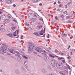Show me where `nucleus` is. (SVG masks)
<instances>
[{"label": "nucleus", "mask_w": 75, "mask_h": 75, "mask_svg": "<svg viewBox=\"0 0 75 75\" xmlns=\"http://www.w3.org/2000/svg\"><path fill=\"white\" fill-rule=\"evenodd\" d=\"M28 50L29 51H33L32 49H35V47L34 46V45L33 44H30L28 46Z\"/></svg>", "instance_id": "nucleus-1"}, {"label": "nucleus", "mask_w": 75, "mask_h": 75, "mask_svg": "<svg viewBox=\"0 0 75 75\" xmlns=\"http://www.w3.org/2000/svg\"><path fill=\"white\" fill-rule=\"evenodd\" d=\"M1 50L2 52L6 53V51H8V50H9V48L7 47L6 45H5L3 47L1 48Z\"/></svg>", "instance_id": "nucleus-2"}, {"label": "nucleus", "mask_w": 75, "mask_h": 75, "mask_svg": "<svg viewBox=\"0 0 75 75\" xmlns=\"http://www.w3.org/2000/svg\"><path fill=\"white\" fill-rule=\"evenodd\" d=\"M9 52H11L13 54H19L20 53L18 52L17 51H14V50L12 49H11L9 50Z\"/></svg>", "instance_id": "nucleus-3"}, {"label": "nucleus", "mask_w": 75, "mask_h": 75, "mask_svg": "<svg viewBox=\"0 0 75 75\" xmlns=\"http://www.w3.org/2000/svg\"><path fill=\"white\" fill-rule=\"evenodd\" d=\"M36 50L37 51L39 52V53H41L42 52H43L44 53H46V51L44 50H42L41 48L38 47H37L36 48Z\"/></svg>", "instance_id": "nucleus-4"}, {"label": "nucleus", "mask_w": 75, "mask_h": 75, "mask_svg": "<svg viewBox=\"0 0 75 75\" xmlns=\"http://www.w3.org/2000/svg\"><path fill=\"white\" fill-rule=\"evenodd\" d=\"M62 64V63L60 62V64H58V63H56V67L58 68H59V69H61V68H62V67H61V64Z\"/></svg>", "instance_id": "nucleus-5"}, {"label": "nucleus", "mask_w": 75, "mask_h": 75, "mask_svg": "<svg viewBox=\"0 0 75 75\" xmlns=\"http://www.w3.org/2000/svg\"><path fill=\"white\" fill-rule=\"evenodd\" d=\"M51 63L53 66H55V61L54 60H52L51 61Z\"/></svg>", "instance_id": "nucleus-6"}, {"label": "nucleus", "mask_w": 75, "mask_h": 75, "mask_svg": "<svg viewBox=\"0 0 75 75\" xmlns=\"http://www.w3.org/2000/svg\"><path fill=\"white\" fill-rule=\"evenodd\" d=\"M34 17V14L33 13H30L28 15V17L29 18H33Z\"/></svg>", "instance_id": "nucleus-7"}, {"label": "nucleus", "mask_w": 75, "mask_h": 75, "mask_svg": "<svg viewBox=\"0 0 75 75\" xmlns=\"http://www.w3.org/2000/svg\"><path fill=\"white\" fill-rule=\"evenodd\" d=\"M7 16L6 15H3L2 16V18L3 19V20H5V19L7 18Z\"/></svg>", "instance_id": "nucleus-8"}, {"label": "nucleus", "mask_w": 75, "mask_h": 75, "mask_svg": "<svg viewBox=\"0 0 75 75\" xmlns=\"http://www.w3.org/2000/svg\"><path fill=\"white\" fill-rule=\"evenodd\" d=\"M10 21V20L9 19H6L4 21V22L5 23H8Z\"/></svg>", "instance_id": "nucleus-9"}, {"label": "nucleus", "mask_w": 75, "mask_h": 75, "mask_svg": "<svg viewBox=\"0 0 75 75\" xmlns=\"http://www.w3.org/2000/svg\"><path fill=\"white\" fill-rule=\"evenodd\" d=\"M37 20V19L35 18H33L31 20V21L32 22H34Z\"/></svg>", "instance_id": "nucleus-10"}, {"label": "nucleus", "mask_w": 75, "mask_h": 75, "mask_svg": "<svg viewBox=\"0 0 75 75\" xmlns=\"http://www.w3.org/2000/svg\"><path fill=\"white\" fill-rule=\"evenodd\" d=\"M15 72L18 74V75H20V72L19 70H17Z\"/></svg>", "instance_id": "nucleus-11"}, {"label": "nucleus", "mask_w": 75, "mask_h": 75, "mask_svg": "<svg viewBox=\"0 0 75 75\" xmlns=\"http://www.w3.org/2000/svg\"><path fill=\"white\" fill-rule=\"evenodd\" d=\"M34 16L36 18H38L39 17V16L37 13H35L34 14Z\"/></svg>", "instance_id": "nucleus-12"}, {"label": "nucleus", "mask_w": 75, "mask_h": 75, "mask_svg": "<svg viewBox=\"0 0 75 75\" xmlns=\"http://www.w3.org/2000/svg\"><path fill=\"white\" fill-rule=\"evenodd\" d=\"M68 74V71L67 70H65L63 72V75H64L65 74Z\"/></svg>", "instance_id": "nucleus-13"}, {"label": "nucleus", "mask_w": 75, "mask_h": 75, "mask_svg": "<svg viewBox=\"0 0 75 75\" xmlns=\"http://www.w3.org/2000/svg\"><path fill=\"white\" fill-rule=\"evenodd\" d=\"M61 35L62 36V37H67V34H63L62 33V34H61Z\"/></svg>", "instance_id": "nucleus-14"}, {"label": "nucleus", "mask_w": 75, "mask_h": 75, "mask_svg": "<svg viewBox=\"0 0 75 75\" xmlns=\"http://www.w3.org/2000/svg\"><path fill=\"white\" fill-rule=\"evenodd\" d=\"M6 1L7 3H12L10 0H6Z\"/></svg>", "instance_id": "nucleus-15"}, {"label": "nucleus", "mask_w": 75, "mask_h": 75, "mask_svg": "<svg viewBox=\"0 0 75 75\" xmlns=\"http://www.w3.org/2000/svg\"><path fill=\"white\" fill-rule=\"evenodd\" d=\"M49 56H50V57H51V58H55V56H52V55H51L50 54H49Z\"/></svg>", "instance_id": "nucleus-16"}, {"label": "nucleus", "mask_w": 75, "mask_h": 75, "mask_svg": "<svg viewBox=\"0 0 75 75\" xmlns=\"http://www.w3.org/2000/svg\"><path fill=\"white\" fill-rule=\"evenodd\" d=\"M22 57L25 59H28V57H26V56H25L24 55H23Z\"/></svg>", "instance_id": "nucleus-17"}, {"label": "nucleus", "mask_w": 75, "mask_h": 75, "mask_svg": "<svg viewBox=\"0 0 75 75\" xmlns=\"http://www.w3.org/2000/svg\"><path fill=\"white\" fill-rule=\"evenodd\" d=\"M33 34L36 35H37V36H40V34H38V33H34Z\"/></svg>", "instance_id": "nucleus-18"}, {"label": "nucleus", "mask_w": 75, "mask_h": 75, "mask_svg": "<svg viewBox=\"0 0 75 75\" xmlns=\"http://www.w3.org/2000/svg\"><path fill=\"white\" fill-rule=\"evenodd\" d=\"M33 2H35V3H37V2H38L40 0H32Z\"/></svg>", "instance_id": "nucleus-19"}, {"label": "nucleus", "mask_w": 75, "mask_h": 75, "mask_svg": "<svg viewBox=\"0 0 75 75\" xmlns=\"http://www.w3.org/2000/svg\"><path fill=\"white\" fill-rule=\"evenodd\" d=\"M0 30L1 31H2V32L5 31V29H4V28H1Z\"/></svg>", "instance_id": "nucleus-20"}, {"label": "nucleus", "mask_w": 75, "mask_h": 75, "mask_svg": "<svg viewBox=\"0 0 75 75\" xmlns=\"http://www.w3.org/2000/svg\"><path fill=\"white\" fill-rule=\"evenodd\" d=\"M28 64V62H27V61H25L24 62V64L25 65V66H26L27 65V64Z\"/></svg>", "instance_id": "nucleus-21"}, {"label": "nucleus", "mask_w": 75, "mask_h": 75, "mask_svg": "<svg viewBox=\"0 0 75 75\" xmlns=\"http://www.w3.org/2000/svg\"><path fill=\"white\" fill-rule=\"evenodd\" d=\"M8 36L9 37H13V35H12V34H8Z\"/></svg>", "instance_id": "nucleus-22"}, {"label": "nucleus", "mask_w": 75, "mask_h": 75, "mask_svg": "<svg viewBox=\"0 0 75 75\" xmlns=\"http://www.w3.org/2000/svg\"><path fill=\"white\" fill-rule=\"evenodd\" d=\"M11 29L12 30H16V27L14 26L13 28V27H11Z\"/></svg>", "instance_id": "nucleus-23"}, {"label": "nucleus", "mask_w": 75, "mask_h": 75, "mask_svg": "<svg viewBox=\"0 0 75 75\" xmlns=\"http://www.w3.org/2000/svg\"><path fill=\"white\" fill-rule=\"evenodd\" d=\"M58 59L59 60H61V59H64V58L63 57H61L60 58H59Z\"/></svg>", "instance_id": "nucleus-24"}, {"label": "nucleus", "mask_w": 75, "mask_h": 75, "mask_svg": "<svg viewBox=\"0 0 75 75\" xmlns=\"http://www.w3.org/2000/svg\"><path fill=\"white\" fill-rule=\"evenodd\" d=\"M28 30H32V28H31L30 27H28Z\"/></svg>", "instance_id": "nucleus-25"}, {"label": "nucleus", "mask_w": 75, "mask_h": 75, "mask_svg": "<svg viewBox=\"0 0 75 75\" xmlns=\"http://www.w3.org/2000/svg\"><path fill=\"white\" fill-rule=\"evenodd\" d=\"M70 17H71V16H67L66 17V18L67 19H68V18H70Z\"/></svg>", "instance_id": "nucleus-26"}, {"label": "nucleus", "mask_w": 75, "mask_h": 75, "mask_svg": "<svg viewBox=\"0 0 75 75\" xmlns=\"http://www.w3.org/2000/svg\"><path fill=\"white\" fill-rule=\"evenodd\" d=\"M71 2H68L67 3V5H68V6H70V5H71Z\"/></svg>", "instance_id": "nucleus-27"}, {"label": "nucleus", "mask_w": 75, "mask_h": 75, "mask_svg": "<svg viewBox=\"0 0 75 75\" xmlns=\"http://www.w3.org/2000/svg\"><path fill=\"white\" fill-rule=\"evenodd\" d=\"M18 59L20 61H21V60H22V59L21 58H18Z\"/></svg>", "instance_id": "nucleus-28"}, {"label": "nucleus", "mask_w": 75, "mask_h": 75, "mask_svg": "<svg viewBox=\"0 0 75 75\" xmlns=\"http://www.w3.org/2000/svg\"><path fill=\"white\" fill-rule=\"evenodd\" d=\"M67 23H73V22L71 21H67Z\"/></svg>", "instance_id": "nucleus-29"}, {"label": "nucleus", "mask_w": 75, "mask_h": 75, "mask_svg": "<svg viewBox=\"0 0 75 75\" xmlns=\"http://www.w3.org/2000/svg\"><path fill=\"white\" fill-rule=\"evenodd\" d=\"M60 17H61V18H64V16L63 15H61Z\"/></svg>", "instance_id": "nucleus-30"}, {"label": "nucleus", "mask_w": 75, "mask_h": 75, "mask_svg": "<svg viewBox=\"0 0 75 75\" xmlns=\"http://www.w3.org/2000/svg\"><path fill=\"white\" fill-rule=\"evenodd\" d=\"M8 18H11V16L10 15H8Z\"/></svg>", "instance_id": "nucleus-31"}, {"label": "nucleus", "mask_w": 75, "mask_h": 75, "mask_svg": "<svg viewBox=\"0 0 75 75\" xmlns=\"http://www.w3.org/2000/svg\"><path fill=\"white\" fill-rule=\"evenodd\" d=\"M59 73L62 74V75H63V72L62 71H59Z\"/></svg>", "instance_id": "nucleus-32"}, {"label": "nucleus", "mask_w": 75, "mask_h": 75, "mask_svg": "<svg viewBox=\"0 0 75 75\" xmlns=\"http://www.w3.org/2000/svg\"><path fill=\"white\" fill-rule=\"evenodd\" d=\"M62 62L64 63V64H66V62H65V60H62Z\"/></svg>", "instance_id": "nucleus-33"}, {"label": "nucleus", "mask_w": 75, "mask_h": 75, "mask_svg": "<svg viewBox=\"0 0 75 75\" xmlns=\"http://www.w3.org/2000/svg\"><path fill=\"white\" fill-rule=\"evenodd\" d=\"M15 56H16V57H19V55L18 54H15Z\"/></svg>", "instance_id": "nucleus-34"}, {"label": "nucleus", "mask_w": 75, "mask_h": 75, "mask_svg": "<svg viewBox=\"0 0 75 75\" xmlns=\"http://www.w3.org/2000/svg\"><path fill=\"white\" fill-rule=\"evenodd\" d=\"M13 21H15V23H17V20H16V19H13Z\"/></svg>", "instance_id": "nucleus-35"}, {"label": "nucleus", "mask_w": 75, "mask_h": 75, "mask_svg": "<svg viewBox=\"0 0 75 75\" xmlns=\"http://www.w3.org/2000/svg\"><path fill=\"white\" fill-rule=\"evenodd\" d=\"M66 65H67V66H68V68H70V66H69L68 65V64H67V63H66Z\"/></svg>", "instance_id": "nucleus-36"}, {"label": "nucleus", "mask_w": 75, "mask_h": 75, "mask_svg": "<svg viewBox=\"0 0 75 75\" xmlns=\"http://www.w3.org/2000/svg\"><path fill=\"white\" fill-rule=\"evenodd\" d=\"M42 55H46V54H45L44 53H42Z\"/></svg>", "instance_id": "nucleus-37"}, {"label": "nucleus", "mask_w": 75, "mask_h": 75, "mask_svg": "<svg viewBox=\"0 0 75 75\" xmlns=\"http://www.w3.org/2000/svg\"><path fill=\"white\" fill-rule=\"evenodd\" d=\"M55 18L56 20H58V17H57V16H56L55 17Z\"/></svg>", "instance_id": "nucleus-38"}, {"label": "nucleus", "mask_w": 75, "mask_h": 75, "mask_svg": "<svg viewBox=\"0 0 75 75\" xmlns=\"http://www.w3.org/2000/svg\"><path fill=\"white\" fill-rule=\"evenodd\" d=\"M67 58H68V59H71V58L70 57V56H68Z\"/></svg>", "instance_id": "nucleus-39"}, {"label": "nucleus", "mask_w": 75, "mask_h": 75, "mask_svg": "<svg viewBox=\"0 0 75 75\" xmlns=\"http://www.w3.org/2000/svg\"><path fill=\"white\" fill-rule=\"evenodd\" d=\"M42 28V25H40L39 27V28Z\"/></svg>", "instance_id": "nucleus-40"}, {"label": "nucleus", "mask_w": 75, "mask_h": 75, "mask_svg": "<svg viewBox=\"0 0 75 75\" xmlns=\"http://www.w3.org/2000/svg\"><path fill=\"white\" fill-rule=\"evenodd\" d=\"M13 36H14L15 37H16V36H17V35H16L15 34H14V33H13Z\"/></svg>", "instance_id": "nucleus-41"}, {"label": "nucleus", "mask_w": 75, "mask_h": 75, "mask_svg": "<svg viewBox=\"0 0 75 75\" xmlns=\"http://www.w3.org/2000/svg\"><path fill=\"white\" fill-rule=\"evenodd\" d=\"M55 52H56V53H58V50H57L55 49Z\"/></svg>", "instance_id": "nucleus-42"}, {"label": "nucleus", "mask_w": 75, "mask_h": 75, "mask_svg": "<svg viewBox=\"0 0 75 75\" xmlns=\"http://www.w3.org/2000/svg\"><path fill=\"white\" fill-rule=\"evenodd\" d=\"M40 20H41L43 22V19L42 18H40Z\"/></svg>", "instance_id": "nucleus-43"}, {"label": "nucleus", "mask_w": 75, "mask_h": 75, "mask_svg": "<svg viewBox=\"0 0 75 75\" xmlns=\"http://www.w3.org/2000/svg\"><path fill=\"white\" fill-rule=\"evenodd\" d=\"M40 33H42L43 32V29H42V30L40 31Z\"/></svg>", "instance_id": "nucleus-44"}, {"label": "nucleus", "mask_w": 75, "mask_h": 75, "mask_svg": "<svg viewBox=\"0 0 75 75\" xmlns=\"http://www.w3.org/2000/svg\"><path fill=\"white\" fill-rule=\"evenodd\" d=\"M16 5L15 4H14L13 5V7H16Z\"/></svg>", "instance_id": "nucleus-45"}, {"label": "nucleus", "mask_w": 75, "mask_h": 75, "mask_svg": "<svg viewBox=\"0 0 75 75\" xmlns=\"http://www.w3.org/2000/svg\"><path fill=\"white\" fill-rule=\"evenodd\" d=\"M51 23L52 24H53V25H54V21H52L51 22Z\"/></svg>", "instance_id": "nucleus-46"}, {"label": "nucleus", "mask_w": 75, "mask_h": 75, "mask_svg": "<svg viewBox=\"0 0 75 75\" xmlns=\"http://www.w3.org/2000/svg\"><path fill=\"white\" fill-rule=\"evenodd\" d=\"M42 4L41 3H40L39 4V6H42Z\"/></svg>", "instance_id": "nucleus-47"}, {"label": "nucleus", "mask_w": 75, "mask_h": 75, "mask_svg": "<svg viewBox=\"0 0 75 75\" xmlns=\"http://www.w3.org/2000/svg\"><path fill=\"white\" fill-rule=\"evenodd\" d=\"M40 34L41 35H43V33H40Z\"/></svg>", "instance_id": "nucleus-48"}, {"label": "nucleus", "mask_w": 75, "mask_h": 75, "mask_svg": "<svg viewBox=\"0 0 75 75\" xmlns=\"http://www.w3.org/2000/svg\"><path fill=\"white\" fill-rule=\"evenodd\" d=\"M56 29L57 30H58V29H59V27H58V26H57Z\"/></svg>", "instance_id": "nucleus-49"}, {"label": "nucleus", "mask_w": 75, "mask_h": 75, "mask_svg": "<svg viewBox=\"0 0 75 75\" xmlns=\"http://www.w3.org/2000/svg\"><path fill=\"white\" fill-rule=\"evenodd\" d=\"M43 71H43V72H46V71H45V69H43Z\"/></svg>", "instance_id": "nucleus-50"}, {"label": "nucleus", "mask_w": 75, "mask_h": 75, "mask_svg": "<svg viewBox=\"0 0 75 75\" xmlns=\"http://www.w3.org/2000/svg\"><path fill=\"white\" fill-rule=\"evenodd\" d=\"M57 11H60V10H61V9L59 8H58L57 9Z\"/></svg>", "instance_id": "nucleus-51"}, {"label": "nucleus", "mask_w": 75, "mask_h": 75, "mask_svg": "<svg viewBox=\"0 0 75 75\" xmlns=\"http://www.w3.org/2000/svg\"><path fill=\"white\" fill-rule=\"evenodd\" d=\"M45 28H44V30H43V33H45Z\"/></svg>", "instance_id": "nucleus-52"}, {"label": "nucleus", "mask_w": 75, "mask_h": 75, "mask_svg": "<svg viewBox=\"0 0 75 75\" xmlns=\"http://www.w3.org/2000/svg\"><path fill=\"white\" fill-rule=\"evenodd\" d=\"M12 3L14 2V0H10Z\"/></svg>", "instance_id": "nucleus-53"}, {"label": "nucleus", "mask_w": 75, "mask_h": 75, "mask_svg": "<svg viewBox=\"0 0 75 75\" xmlns=\"http://www.w3.org/2000/svg\"><path fill=\"white\" fill-rule=\"evenodd\" d=\"M14 34H16L17 33V30L15 32H14Z\"/></svg>", "instance_id": "nucleus-54"}, {"label": "nucleus", "mask_w": 75, "mask_h": 75, "mask_svg": "<svg viewBox=\"0 0 75 75\" xmlns=\"http://www.w3.org/2000/svg\"><path fill=\"white\" fill-rule=\"evenodd\" d=\"M64 69H66L67 67H66V66L64 67Z\"/></svg>", "instance_id": "nucleus-55"}, {"label": "nucleus", "mask_w": 75, "mask_h": 75, "mask_svg": "<svg viewBox=\"0 0 75 75\" xmlns=\"http://www.w3.org/2000/svg\"><path fill=\"white\" fill-rule=\"evenodd\" d=\"M17 34H18V30H17Z\"/></svg>", "instance_id": "nucleus-56"}, {"label": "nucleus", "mask_w": 75, "mask_h": 75, "mask_svg": "<svg viewBox=\"0 0 75 75\" xmlns=\"http://www.w3.org/2000/svg\"><path fill=\"white\" fill-rule=\"evenodd\" d=\"M1 28H3V25H1Z\"/></svg>", "instance_id": "nucleus-57"}, {"label": "nucleus", "mask_w": 75, "mask_h": 75, "mask_svg": "<svg viewBox=\"0 0 75 75\" xmlns=\"http://www.w3.org/2000/svg\"><path fill=\"white\" fill-rule=\"evenodd\" d=\"M28 24V23H25V25H26L27 26Z\"/></svg>", "instance_id": "nucleus-58"}, {"label": "nucleus", "mask_w": 75, "mask_h": 75, "mask_svg": "<svg viewBox=\"0 0 75 75\" xmlns=\"http://www.w3.org/2000/svg\"><path fill=\"white\" fill-rule=\"evenodd\" d=\"M69 74L70 75H71V71H69Z\"/></svg>", "instance_id": "nucleus-59"}, {"label": "nucleus", "mask_w": 75, "mask_h": 75, "mask_svg": "<svg viewBox=\"0 0 75 75\" xmlns=\"http://www.w3.org/2000/svg\"><path fill=\"white\" fill-rule=\"evenodd\" d=\"M61 55H64V53H61Z\"/></svg>", "instance_id": "nucleus-60"}, {"label": "nucleus", "mask_w": 75, "mask_h": 75, "mask_svg": "<svg viewBox=\"0 0 75 75\" xmlns=\"http://www.w3.org/2000/svg\"><path fill=\"white\" fill-rule=\"evenodd\" d=\"M0 71H1V72H2V69H1L0 70Z\"/></svg>", "instance_id": "nucleus-61"}, {"label": "nucleus", "mask_w": 75, "mask_h": 75, "mask_svg": "<svg viewBox=\"0 0 75 75\" xmlns=\"http://www.w3.org/2000/svg\"><path fill=\"white\" fill-rule=\"evenodd\" d=\"M72 50H73V51H75V50L74 49H72Z\"/></svg>", "instance_id": "nucleus-62"}, {"label": "nucleus", "mask_w": 75, "mask_h": 75, "mask_svg": "<svg viewBox=\"0 0 75 75\" xmlns=\"http://www.w3.org/2000/svg\"><path fill=\"white\" fill-rule=\"evenodd\" d=\"M18 35L17 36V37H16V38H18Z\"/></svg>", "instance_id": "nucleus-63"}, {"label": "nucleus", "mask_w": 75, "mask_h": 75, "mask_svg": "<svg viewBox=\"0 0 75 75\" xmlns=\"http://www.w3.org/2000/svg\"><path fill=\"white\" fill-rule=\"evenodd\" d=\"M51 75V74H47V75Z\"/></svg>", "instance_id": "nucleus-64"}]
</instances>
